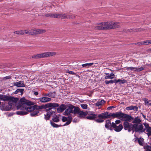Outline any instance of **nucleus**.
Segmentation results:
<instances>
[{
    "mask_svg": "<svg viewBox=\"0 0 151 151\" xmlns=\"http://www.w3.org/2000/svg\"><path fill=\"white\" fill-rule=\"evenodd\" d=\"M81 107L84 109H86L87 108L88 106L86 104H81Z\"/></svg>",
    "mask_w": 151,
    "mask_h": 151,
    "instance_id": "nucleus-42",
    "label": "nucleus"
},
{
    "mask_svg": "<svg viewBox=\"0 0 151 151\" xmlns=\"http://www.w3.org/2000/svg\"><path fill=\"white\" fill-rule=\"evenodd\" d=\"M23 30L16 31L14 32V33L17 35H24Z\"/></svg>",
    "mask_w": 151,
    "mask_h": 151,
    "instance_id": "nucleus-32",
    "label": "nucleus"
},
{
    "mask_svg": "<svg viewBox=\"0 0 151 151\" xmlns=\"http://www.w3.org/2000/svg\"><path fill=\"white\" fill-rule=\"evenodd\" d=\"M134 44L137 45H143L142 41L137 42Z\"/></svg>",
    "mask_w": 151,
    "mask_h": 151,
    "instance_id": "nucleus-45",
    "label": "nucleus"
},
{
    "mask_svg": "<svg viewBox=\"0 0 151 151\" xmlns=\"http://www.w3.org/2000/svg\"><path fill=\"white\" fill-rule=\"evenodd\" d=\"M104 114H105V115L108 117V118H110V114H108L109 112H108L106 111L104 113Z\"/></svg>",
    "mask_w": 151,
    "mask_h": 151,
    "instance_id": "nucleus-48",
    "label": "nucleus"
},
{
    "mask_svg": "<svg viewBox=\"0 0 151 151\" xmlns=\"http://www.w3.org/2000/svg\"><path fill=\"white\" fill-rule=\"evenodd\" d=\"M98 117L99 118H101L102 119H106L108 118V117L105 115L104 113L101 114L99 115Z\"/></svg>",
    "mask_w": 151,
    "mask_h": 151,
    "instance_id": "nucleus-28",
    "label": "nucleus"
},
{
    "mask_svg": "<svg viewBox=\"0 0 151 151\" xmlns=\"http://www.w3.org/2000/svg\"><path fill=\"white\" fill-rule=\"evenodd\" d=\"M126 69L127 70H130L131 71L133 70L134 69H136V68L133 67H126Z\"/></svg>",
    "mask_w": 151,
    "mask_h": 151,
    "instance_id": "nucleus-34",
    "label": "nucleus"
},
{
    "mask_svg": "<svg viewBox=\"0 0 151 151\" xmlns=\"http://www.w3.org/2000/svg\"><path fill=\"white\" fill-rule=\"evenodd\" d=\"M20 101L22 104L20 107L21 109L23 110H26L28 112H31L33 111L35 109H41L44 108L43 106H40L35 105L31 106V105L34 104V103L29 101L26 100L24 98L21 99Z\"/></svg>",
    "mask_w": 151,
    "mask_h": 151,
    "instance_id": "nucleus-1",
    "label": "nucleus"
},
{
    "mask_svg": "<svg viewBox=\"0 0 151 151\" xmlns=\"http://www.w3.org/2000/svg\"><path fill=\"white\" fill-rule=\"evenodd\" d=\"M56 54V52H47L34 55L32 56V58L34 59L42 58L55 55Z\"/></svg>",
    "mask_w": 151,
    "mask_h": 151,
    "instance_id": "nucleus-4",
    "label": "nucleus"
},
{
    "mask_svg": "<svg viewBox=\"0 0 151 151\" xmlns=\"http://www.w3.org/2000/svg\"><path fill=\"white\" fill-rule=\"evenodd\" d=\"M149 40V44H151V40Z\"/></svg>",
    "mask_w": 151,
    "mask_h": 151,
    "instance_id": "nucleus-63",
    "label": "nucleus"
},
{
    "mask_svg": "<svg viewBox=\"0 0 151 151\" xmlns=\"http://www.w3.org/2000/svg\"><path fill=\"white\" fill-rule=\"evenodd\" d=\"M10 78H11V77L10 76H6V77H4V79H9Z\"/></svg>",
    "mask_w": 151,
    "mask_h": 151,
    "instance_id": "nucleus-55",
    "label": "nucleus"
},
{
    "mask_svg": "<svg viewBox=\"0 0 151 151\" xmlns=\"http://www.w3.org/2000/svg\"><path fill=\"white\" fill-rule=\"evenodd\" d=\"M133 126V132H137L139 131L144 132L145 130V129L143 128L142 123L137 124H134Z\"/></svg>",
    "mask_w": 151,
    "mask_h": 151,
    "instance_id": "nucleus-8",
    "label": "nucleus"
},
{
    "mask_svg": "<svg viewBox=\"0 0 151 151\" xmlns=\"http://www.w3.org/2000/svg\"><path fill=\"white\" fill-rule=\"evenodd\" d=\"M7 96L8 97V99L3 101H8V105L7 103L4 102H2L0 106V108L2 110L9 111L12 109L13 107H14L17 104V102L18 100V99L11 96Z\"/></svg>",
    "mask_w": 151,
    "mask_h": 151,
    "instance_id": "nucleus-2",
    "label": "nucleus"
},
{
    "mask_svg": "<svg viewBox=\"0 0 151 151\" xmlns=\"http://www.w3.org/2000/svg\"><path fill=\"white\" fill-rule=\"evenodd\" d=\"M145 128L146 129V131L147 132V134L148 137L151 136V127H149L148 124L144 123Z\"/></svg>",
    "mask_w": 151,
    "mask_h": 151,
    "instance_id": "nucleus-15",
    "label": "nucleus"
},
{
    "mask_svg": "<svg viewBox=\"0 0 151 151\" xmlns=\"http://www.w3.org/2000/svg\"><path fill=\"white\" fill-rule=\"evenodd\" d=\"M88 67H89V66L93 65V63H88Z\"/></svg>",
    "mask_w": 151,
    "mask_h": 151,
    "instance_id": "nucleus-57",
    "label": "nucleus"
},
{
    "mask_svg": "<svg viewBox=\"0 0 151 151\" xmlns=\"http://www.w3.org/2000/svg\"><path fill=\"white\" fill-rule=\"evenodd\" d=\"M126 109L127 110H134L135 111H137L138 110V108L137 106H130L127 107Z\"/></svg>",
    "mask_w": 151,
    "mask_h": 151,
    "instance_id": "nucleus-21",
    "label": "nucleus"
},
{
    "mask_svg": "<svg viewBox=\"0 0 151 151\" xmlns=\"http://www.w3.org/2000/svg\"><path fill=\"white\" fill-rule=\"evenodd\" d=\"M117 80L118 82H119V83L120 84V81H121V79H119Z\"/></svg>",
    "mask_w": 151,
    "mask_h": 151,
    "instance_id": "nucleus-62",
    "label": "nucleus"
},
{
    "mask_svg": "<svg viewBox=\"0 0 151 151\" xmlns=\"http://www.w3.org/2000/svg\"><path fill=\"white\" fill-rule=\"evenodd\" d=\"M52 120L55 122H58L59 121V117L58 116H55L53 117Z\"/></svg>",
    "mask_w": 151,
    "mask_h": 151,
    "instance_id": "nucleus-33",
    "label": "nucleus"
},
{
    "mask_svg": "<svg viewBox=\"0 0 151 151\" xmlns=\"http://www.w3.org/2000/svg\"><path fill=\"white\" fill-rule=\"evenodd\" d=\"M50 124L51 125L54 127H58L59 126L58 125L55 123L52 122H51Z\"/></svg>",
    "mask_w": 151,
    "mask_h": 151,
    "instance_id": "nucleus-36",
    "label": "nucleus"
},
{
    "mask_svg": "<svg viewBox=\"0 0 151 151\" xmlns=\"http://www.w3.org/2000/svg\"><path fill=\"white\" fill-rule=\"evenodd\" d=\"M68 120V117L67 118L65 116H63V117L62 119V121L63 122L67 121Z\"/></svg>",
    "mask_w": 151,
    "mask_h": 151,
    "instance_id": "nucleus-46",
    "label": "nucleus"
},
{
    "mask_svg": "<svg viewBox=\"0 0 151 151\" xmlns=\"http://www.w3.org/2000/svg\"><path fill=\"white\" fill-rule=\"evenodd\" d=\"M67 73H68L70 74L75 75H76V76H77V74L76 73H74L73 71H70L69 70H67Z\"/></svg>",
    "mask_w": 151,
    "mask_h": 151,
    "instance_id": "nucleus-39",
    "label": "nucleus"
},
{
    "mask_svg": "<svg viewBox=\"0 0 151 151\" xmlns=\"http://www.w3.org/2000/svg\"><path fill=\"white\" fill-rule=\"evenodd\" d=\"M38 93L37 92H35L34 93V94L35 96H37L38 95Z\"/></svg>",
    "mask_w": 151,
    "mask_h": 151,
    "instance_id": "nucleus-58",
    "label": "nucleus"
},
{
    "mask_svg": "<svg viewBox=\"0 0 151 151\" xmlns=\"http://www.w3.org/2000/svg\"><path fill=\"white\" fill-rule=\"evenodd\" d=\"M145 68V67H141L139 68H136V69L135 70V71H137V72H139L143 70Z\"/></svg>",
    "mask_w": 151,
    "mask_h": 151,
    "instance_id": "nucleus-35",
    "label": "nucleus"
},
{
    "mask_svg": "<svg viewBox=\"0 0 151 151\" xmlns=\"http://www.w3.org/2000/svg\"><path fill=\"white\" fill-rule=\"evenodd\" d=\"M126 82L127 81L124 79H123L122 80H121V81L120 83V84H123L126 83Z\"/></svg>",
    "mask_w": 151,
    "mask_h": 151,
    "instance_id": "nucleus-49",
    "label": "nucleus"
},
{
    "mask_svg": "<svg viewBox=\"0 0 151 151\" xmlns=\"http://www.w3.org/2000/svg\"><path fill=\"white\" fill-rule=\"evenodd\" d=\"M14 85L18 87H24L25 86L23 81H22L14 83Z\"/></svg>",
    "mask_w": 151,
    "mask_h": 151,
    "instance_id": "nucleus-17",
    "label": "nucleus"
},
{
    "mask_svg": "<svg viewBox=\"0 0 151 151\" xmlns=\"http://www.w3.org/2000/svg\"><path fill=\"white\" fill-rule=\"evenodd\" d=\"M49 94H50V93H47V94H45V96H49Z\"/></svg>",
    "mask_w": 151,
    "mask_h": 151,
    "instance_id": "nucleus-61",
    "label": "nucleus"
},
{
    "mask_svg": "<svg viewBox=\"0 0 151 151\" xmlns=\"http://www.w3.org/2000/svg\"><path fill=\"white\" fill-rule=\"evenodd\" d=\"M68 108L64 112V114L65 115H68L70 114V113H73L75 114L76 106H73L72 104H68Z\"/></svg>",
    "mask_w": 151,
    "mask_h": 151,
    "instance_id": "nucleus-6",
    "label": "nucleus"
},
{
    "mask_svg": "<svg viewBox=\"0 0 151 151\" xmlns=\"http://www.w3.org/2000/svg\"><path fill=\"white\" fill-rule=\"evenodd\" d=\"M49 97L54 98L55 97L54 95H53V93H50L49 94Z\"/></svg>",
    "mask_w": 151,
    "mask_h": 151,
    "instance_id": "nucleus-53",
    "label": "nucleus"
},
{
    "mask_svg": "<svg viewBox=\"0 0 151 151\" xmlns=\"http://www.w3.org/2000/svg\"><path fill=\"white\" fill-rule=\"evenodd\" d=\"M17 113L18 115H26L27 114V112L23 111H19L17 112Z\"/></svg>",
    "mask_w": 151,
    "mask_h": 151,
    "instance_id": "nucleus-31",
    "label": "nucleus"
},
{
    "mask_svg": "<svg viewBox=\"0 0 151 151\" xmlns=\"http://www.w3.org/2000/svg\"><path fill=\"white\" fill-rule=\"evenodd\" d=\"M137 139L139 145H140L143 146L144 139L142 138H138Z\"/></svg>",
    "mask_w": 151,
    "mask_h": 151,
    "instance_id": "nucleus-26",
    "label": "nucleus"
},
{
    "mask_svg": "<svg viewBox=\"0 0 151 151\" xmlns=\"http://www.w3.org/2000/svg\"><path fill=\"white\" fill-rule=\"evenodd\" d=\"M121 118V120L124 121L125 122H131L132 121V117L127 114L123 113L121 112L120 118Z\"/></svg>",
    "mask_w": 151,
    "mask_h": 151,
    "instance_id": "nucleus-7",
    "label": "nucleus"
},
{
    "mask_svg": "<svg viewBox=\"0 0 151 151\" xmlns=\"http://www.w3.org/2000/svg\"><path fill=\"white\" fill-rule=\"evenodd\" d=\"M114 108V106H109V107H108L107 108V109L108 110H110L112 108Z\"/></svg>",
    "mask_w": 151,
    "mask_h": 151,
    "instance_id": "nucleus-56",
    "label": "nucleus"
},
{
    "mask_svg": "<svg viewBox=\"0 0 151 151\" xmlns=\"http://www.w3.org/2000/svg\"><path fill=\"white\" fill-rule=\"evenodd\" d=\"M46 30L45 29H40L37 28L32 29V35H37L45 33Z\"/></svg>",
    "mask_w": 151,
    "mask_h": 151,
    "instance_id": "nucleus-10",
    "label": "nucleus"
},
{
    "mask_svg": "<svg viewBox=\"0 0 151 151\" xmlns=\"http://www.w3.org/2000/svg\"><path fill=\"white\" fill-rule=\"evenodd\" d=\"M108 76L109 78V79H112L114 78L115 75L113 73H112L111 74H110V75Z\"/></svg>",
    "mask_w": 151,
    "mask_h": 151,
    "instance_id": "nucleus-37",
    "label": "nucleus"
},
{
    "mask_svg": "<svg viewBox=\"0 0 151 151\" xmlns=\"http://www.w3.org/2000/svg\"><path fill=\"white\" fill-rule=\"evenodd\" d=\"M55 18H61L63 19H68V17L65 14H57L55 13Z\"/></svg>",
    "mask_w": 151,
    "mask_h": 151,
    "instance_id": "nucleus-13",
    "label": "nucleus"
},
{
    "mask_svg": "<svg viewBox=\"0 0 151 151\" xmlns=\"http://www.w3.org/2000/svg\"><path fill=\"white\" fill-rule=\"evenodd\" d=\"M38 110L35 109L30 114V115L32 116H35L37 115V114L39 113Z\"/></svg>",
    "mask_w": 151,
    "mask_h": 151,
    "instance_id": "nucleus-22",
    "label": "nucleus"
},
{
    "mask_svg": "<svg viewBox=\"0 0 151 151\" xmlns=\"http://www.w3.org/2000/svg\"><path fill=\"white\" fill-rule=\"evenodd\" d=\"M149 101L151 103L149 102V103L148 104V105L151 106V101Z\"/></svg>",
    "mask_w": 151,
    "mask_h": 151,
    "instance_id": "nucleus-64",
    "label": "nucleus"
},
{
    "mask_svg": "<svg viewBox=\"0 0 151 151\" xmlns=\"http://www.w3.org/2000/svg\"><path fill=\"white\" fill-rule=\"evenodd\" d=\"M45 119L47 120L49 119L50 117V116H47V114L46 115H45Z\"/></svg>",
    "mask_w": 151,
    "mask_h": 151,
    "instance_id": "nucleus-52",
    "label": "nucleus"
},
{
    "mask_svg": "<svg viewBox=\"0 0 151 151\" xmlns=\"http://www.w3.org/2000/svg\"><path fill=\"white\" fill-rule=\"evenodd\" d=\"M96 122L98 123H101L104 122V120L102 119H99L95 120Z\"/></svg>",
    "mask_w": 151,
    "mask_h": 151,
    "instance_id": "nucleus-43",
    "label": "nucleus"
},
{
    "mask_svg": "<svg viewBox=\"0 0 151 151\" xmlns=\"http://www.w3.org/2000/svg\"><path fill=\"white\" fill-rule=\"evenodd\" d=\"M105 127L106 128L112 130L111 123L109 120H107L106 121V124H105Z\"/></svg>",
    "mask_w": 151,
    "mask_h": 151,
    "instance_id": "nucleus-19",
    "label": "nucleus"
},
{
    "mask_svg": "<svg viewBox=\"0 0 151 151\" xmlns=\"http://www.w3.org/2000/svg\"><path fill=\"white\" fill-rule=\"evenodd\" d=\"M23 32L24 33V34H27V35H28V29H25V30H23Z\"/></svg>",
    "mask_w": 151,
    "mask_h": 151,
    "instance_id": "nucleus-51",
    "label": "nucleus"
},
{
    "mask_svg": "<svg viewBox=\"0 0 151 151\" xmlns=\"http://www.w3.org/2000/svg\"><path fill=\"white\" fill-rule=\"evenodd\" d=\"M132 118L131 121L132 123L137 124L142 123V121L139 117L137 116L135 118L132 117Z\"/></svg>",
    "mask_w": 151,
    "mask_h": 151,
    "instance_id": "nucleus-14",
    "label": "nucleus"
},
{
    "mask_svg": "<svg viewBox=\"0 0 151 151\" xmlns=\"http://www.w3.org/2000/svg\"><path fill=\"white\" fill-rule=\"evenodd\" d=\"M111 127L114 128V130L116 132L120 131L122 129L123 127L122 124H120L118 126H117L114 122H112L111 123Z\"/></svg>",
    "mask_w": 151,
    "mask_h": 151,
    "instance_id": "nucleus-11",
    "label": "nucleus"
},
{
    "mask_svg": "<svg viewBox=\"0 0 151 151\" xmlns=\"http://www.w3.org/2000/svg\"><path fill=\"white\" fill-rule=\"evenodd\" d=\"M39 99L40 102L43 103L48 102L50 101L51 100L50 98L46 97L40 98Z\"/></svg>",
    "mask_w": 151,
    "mask_h": 151,
    "instance_id": "nucleus-20",
    "label": "nucleus"
},
{
    "mask_svg": "<svg viewBox=\"0 0 151 151\" xmlns=\"http://www.w3.org/2000/svg\"><path fill=\"white\" fill-rule=\"evenodd\" d=\"M96 116H97L96 114H93L91 115L87 116L86 118L90 120H93L96 118Z\"/></svg>",
    "mask_w": 151,
    "mask_h": 151,
    "instance_id": "nucleus-23",
    "label": "nucleus"
},
{
    "mask_svg": "<svg viewBox=\"0 0 151 151\" xmlns=\"http://www.w3.org/2000/svg\"><path fill=\"white\" fill-rule=\"evenodd\" d=\"M59 106V104L57 103H49L46 104L45 106V107H45V108H46L47 107L51 108L46 109L47 111H48L47 113V116H48L50 117L51 115H52L53 113V111L51 110V109H52L53 108H55Z\"/></svg>",
    "mask_w": 151,
    "mask_h": 151,
    "instance_id": "nucleus-5",
    "label": "nucleus"
},
{
    "mask_svg": "<svg viewBox=\"0 0 151 151\" xmlns=\"http://www.w3.org/2000/svg\"><path fill=\"white\" fill-rule=\"evenodd\" d=\"M105 79H109V78L108 76H106L105 77Z\"/></svg>",
    "mask_w": 151,
    "mask_h": 151,
    "instance_id": "nucleus-59",
    "label": "nucleus"
},
{
    "mask_svg": "<svg viewBox=\"0 0 151 151\" xmlns=\"http://www.w3.org/2000/svg\"><path fill=\"white\" fill-rule=\"evenodd\" d=\"M67 16L68 17V19H73L75 17L74 15L73 14L67 15Z\"/></svg>",
    "mask_w": 151,
    "mask_h": 151,
    "instance_id": "nucleus-44",
    "label": "nucleus"
},
{
    "mask_svg": "<svg viewBox=\"0 0 151 151\" xmlns=\"http://www.w3.org/2000/svg\"><path fill=\"white\" fill-rule=\"evenodd\" d=\"M8 97L7 96L3 95H0V100H6L8 99Z\"/></svg>",
    "mask_w": 151,
    "mask_h": 151,
    "instance_id": "nucleus-25",
    "label": "nucleus"
},
{
    "mask_svg": "<svg viewBox=\"0 0 151 151\" xmlns=\"http://www.w3.org/2000/svg\"><path fill=\"white\" fill-rule=\"evenodd\" d=\"M124 128L125 130H128V132H130L133 130V124L129 123L128 122H124L123 123Z\"/></svg>",
    "mask_w": 151,
    "mask_h": 151,
    "instance_id": "nucleus-9",
    "label": "nucleus"
},
{
    "mask_svg": "<svg viewBox=\"0 0 151 151\" xmlns=\"http://www.w3.org/2000/svg\"><path fill=\"white\" fill-rule=\"evenodd\" d=\"M88 63L83 64L82 65L83 67H88Z\"/></svg>",
    "mask_w": 151,
    "mask_h": 151,
    "instance_id": "nucleus-54",
    "label": "nucleus"
},
{
    "mask_svg": "<svg viewBox=\"0 0 151 151\" xmlns=\"http://www.w3.org/2000/svg\"><path fill=\"white\" fill-rule=\"evenodd\" d=\"M121 111L110 114V118L111 117L113 118H117L120 119V116Z\"/></svg>",
    "mask_w": 151,
    "mask_h": 151,
    "instance_id": "nucleus-18",
    "label": "nucleus"
},
{
    "mask_svg": "<svg viewBox=\"0 0 151 151\" xmlns=\"http://www.w3.org/2000/svg\"><path fill=\"white\" fill-rule=\"evenodd\" d=\"M46 17L55 18V13H48L45 14Z\"/></svg>",
    "mask_w": 151,
    "mask_h": 151,
    "instance_id": "nucleus-30",
    "label": "nucleus"
},
{
    "mask_svg": "<svg viewBox=\"0 0 151 151\" xmlns=\"http://www.w3.org/2000/svg\"><path fill=\"white\" fill-rule=\"evenodd\" d=\"M28 35H32V29H28Z\"/></svg>",
    "mask_w": 151,
    "mask_h": 151,
    "instance_id": "nucleus-41",
    "label": "nucleus"
},
{
    "mask_svg": "<svg viewBox=\"0 0 151 151\" xmlns=\"http://www.w3.org/2000/svg\"><path fill=\"white\" fill-rule=\"evenodd\" d=\"M121 122V121L119 120H117L115 121L114 124H116V125L119 124Z\"/></svg>",
    "mask_w": 151,
    "mask_h": 151,
    "instance_id": "nucleus-50",
    "label": "nucleus"
},
{
    "mask_svg": "<svg viewBox=\"0 0 151 151\" xmlns=\"http://www.w3.org/2000/svg\"><path fill=\"white\" fill-rule=\"evenodd\" d=\"M67 105L64 104H61L59 107L57 109V111L58 112H63L67 108Z\"/></svg>",
    "mask_w": 151,
    "mask_h": 151,
    "instance_id": "nucleus-16",
    "label": "nucleus"
},
{
    "mask_svg": "<svg viewBox=\"0 0 151 151\" xmlns=\"http://www.w3.org/2000/svg\"><path fill=\"white\" fill-rule=\"evenodd\" d=\"M24 91V89H18L15 91L14 93L15 94H17L20 92L21 95H22L23 94Z\"/></svg>",
    "mask_w": 151,
    "mask_h": 151,
    "instance_id": "nucleus-24",
    "label": "nucleus"
},
{
    "mask_svg": "<svg viewBox=\"0 0 151 151\" xmlns=\"http://www.w3.org/2000/svg\"><path fill=\"white\" fill-rule=\"evenodd\" d=\"M114 82L115 83H118L117 81V80H114Z\"/></svg>",
    "mask_w": 151,
    "mask_h": 151,
    "instance_id": "nucleus-60",
    "label": "nucleus"
},
{
    "mask_svg": "<svg viewBox=\"0 0 151 151\" xmlns=\"http://www.w3.org/2000/svg\"><path fill=\"white\" fill-rule=\"evenodd\" d=\"M75 110V114H78L81 117H84L87 114L86 112L80 111L79 108L78 107H76Z\"/></svg>",
    "mask_w": 151,
    "mask_h": 151,
    "instance_id": "nucleus-12",
    "label": "nucleus"
},
{
    "mask_svg": "<svg viewBox=\"0 0 151 151\" xmlns=\"http://www.w3.org/2000/svg\"><path fill=\"white\" fill-rule=\"evenodd\" d=\"M68 120L67 121V122H66V123L64 124V125H69V124H70V123L71 122L72 118V117L70 116H69L68 117Z\"/></svg>",
    "mask_w": 151,
    "mask_h": 151,
    "instance_id": "nucleus-27",
    "label": "nucleus"
},
{
    "mask_svg": "<svg viewBox=\"0 0 151 151\" xmlns=\"http://www.w3.org/2000/svg\"><path fill=\"white\" fill-rule=\"evenodd\" d=\"M105 82L106 84H108L110 83H114V81L112 80H110L109 81H106Z\"/></svg>",
    "mask_w": 151,
    "mask_h": 151,
    "instance_id": "nucleus-40",
    "label": "nucleus"
},
{
    "mask_svg": "<svg viewBox=\"0 0 151 151\" xmlns=\"http://www.w3.org/2000/svg\"><path fill=\"white\" fill-rule=\"evenodd\" d=\"M143 45H149V40H146L144 41H142Z\"/></svg>",
    "mask_w": 151,
    "mask_h": 151,
    "instance_id": "nucleus-38",
    "label": "nucleus"
},
{
    "mask_svg": "<svg viewBox=\"0 0 151 151\" xmlns=\"http://www.w3.org/2000/svg\"><path fill=\"white\" fill-rule=\"evenodd\" d=\"M144 101H145V104H147L148 105V104L149 103V102H150L149 101H148V100L146 98H145L144 99Z\"/></svg>",
    "mask_w": 151,
    "mask_h": 151,
    "instance_id": "nucleus-47",
    "label": "nucleus"
},
{
    "mask_svg": "<svg viewBox=\"0 0 151 151\" xmlns=\"http://www.w3.org/2000/svg\"><path fill=\"white\" fill-rule=\"evenodd\" d=\"M105 102L104 100H101L100 101L97 102L96 104V105L98 106H101Z\"/></svg>",
    "mask_w": 151,
    "mask_h": 151,
    "instance_id": "nucleus-29",
    "label": "nucleus"
},
{
    "mask_svg": "<svg viewBox=\"0 0 151 151\" xmlns=\"http://www.w3.org/2000/svg\"><path fill=\"white\" fill-rule=\"evenodd\" d=\"M118 22H103L95 27L94 29L96 30H100L117 28L120 26Z\"/></svg>",
    "mask_w": 151,
    "mask_h": 151,
    "instance_id": "nucleus-3",
    "label": "nucleus"
}]
</instances>
